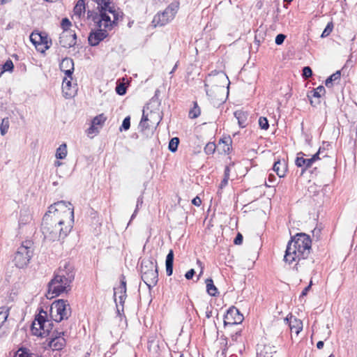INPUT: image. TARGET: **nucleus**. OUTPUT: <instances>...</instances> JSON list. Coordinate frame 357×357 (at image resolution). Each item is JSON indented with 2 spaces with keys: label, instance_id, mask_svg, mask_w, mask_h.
<instances>
[{
  "label": "nucleus",
  "instance_id": "9",
  "mask_svg": "<svg viewBox=\"0 0 357 357\" xmlns=\"http://www.w3.org/2000/svg\"><path fill=\"white\" fill-rule=\"evenodd\" d=\"M117 20H112L111 24L109 26L105 27V23H98V22L93 21L98 27V29L93 32H91L89 37L88 40L89 43L91 46H96L99 44V43L102 40H103L107 36H108V31L111 30L113 27V25L115 24V22ZM102 22H105V21H102Z\"/></svg>",
  "mask_w": 357,
  "mask_h": 357
},
{
  "label": "nucleus",
  "instance_id": "15",
  "mask_svg": "<svg viewBox=\"0 0 357 357\" xmlns=\"http://www.w3.org/2000/svg\"><path fill=\"white\" fill-rule=\"evenodd\" d=\"M63 332H56L54 337H52L49 346L54 350H61L66 345V340L63 337Z\"/></svg>",
  "mask_w": 357,
  "mask_h": 357
},
{
  "label": "nucleus",
  "instance_id": "37",
  "mask_svg": "<svg viewBox=\"0 0 357 357\" xmlns=\"http://www.w3.org/2000/svg\"><path fill=\"white\" fill-rule=\"evenodd\" d=\"M179 144V139L178 137L172 138L169 143V150L172 152H175L178 149Z\"/></svg>",
  "mask_w": 357,
  "mask_h": 357
},
{
  "label": "nucleus",
  "instance_id": "62",
  "mask_svg": "<svg viewBox=\"0 0 357 357\" xmlns=\"http://www.w3.org/2000/svg\"><path fill=\"white\" fill-rule=\"evenodd\" d=\"M6 3V0H0V4H3Z\"/></svg>",
  "mask_w": 357,
  "mask_h": 357
},
{
  "label": "nucleus",
  "instance_id": "35",
  "mask_svg": "<svg viewBox=\"0 0 357 357\" xmlns=\"http://www.w3.org/2000/svg\"><path fill=\"white\" fill-rule=\"evenodd\" d=\"M14 357H33L32 354L29 352L26 348H20L15 353Z\"/></svg>",
  "mask_w": 357,
  "mask_h": 357
},
{
  "label": "nucleus",
  "instance_id": "59",
  "mask_svg": "<svg viewBox=\"0 0 357 357\" xmlns=\"http://www.w3.org/2000/svg\"><path fill=\"white\" fill-rule=\"evenodd\" d=\"M324 341H319L317 343V347L318 349H321L323 347H324Z\"/></svg>",
  "mask_w": 357,
  "mask_h": 357
},
{
  "label": "nucleus",
  "instance_id": "43",
  "mask_svg": "<svg viewBox=\"0 0 357 357\" xmlns=\"http://www.w3.org/2000/svg\"><path fill=\"white\" fill-rule=\"evenodd\" d=\"M259 125L261 129L267 130L269 127L268 121L266 117L261 116L259 119Z\"/></svg>",
  "mask_w": 357,
  "mask_h": 357
},
{
  "label": "nucleus",
  "instance_id": "22",
  "mask_svg": "<svg viewBox=\"0 0 357 357\" xmlns=\"http://www.w3.org/2000/svg\"><path fill=\"white\" fill-rule=\"evenodd\" d=\"M174 252L170 250L166 257V273L168 276L172 275L173 273Z\"/></svg>",
  "mask_w": 357,
  "mask_h": 357
},
{
  "label": "nucleus",
  "instance_id": "2",
  "mask_svg": "<svg viewBox=\"0 0 357 357\" xmlns=\"http://www.w3.org/2000/svg\"><path fill=\"white\" fill-rule=\"evenodd\" d=\"M312 241L310 236L305 233L296 234L289 241L284 259L289 264L297 261L295 265L296 271L298 267L310 268L314 260L310 257Z\"/></svg>",
  "mask_w": 357,
  "mask_h": 357
},
{
  "label": "nucleus",
  "instance_id": "8",
  "mask_svg": "<svg viewBox=\"0 0 357 357\" xmlns=\"http://www.w3.org/2000/svg\"><path fill=\"white\" fill-rule=\"evenodd\" d=\"M50 315L56 322L68 319L71 315V307L68 301L59 299L54 301L50 307Z\"/></svg>",
  "mask_w": 357,
  "mask_h": 357
},
{
  "label": "nucleus",
  "instance_id": "44",
  "mask_svg": "<svg viewBox=\"0 0 357 357\" xmlns=\"http://www.w3.org/2000/svg\"><path fill=\"white\" fill-rule=\"evenodd\" d=\"M258 258V252H254L253 255L250 257V258L248 259V262L247 261V267L248 269L251 268L254 266V264L256 261V260Z\"/></svg>",
  "mask_w": 357,
  "mask_h": 357
},
{
  "label": "nucleus",
  "instance_id": "18",
  "mask_svg": "<svg viewBox=\"0 0 357 357\" xmlns=\"http://www.w3.org/2000/svg\"><path fill=\"white\" fill-rule=\"evenodd\" d=\"M119 290H120V291H117L116 292L121 293V295L117 296V303H116L117 310L119 312H120L119 305L121 306V310L122 311L123 310V304H124L125 300L126 298V281L121 280Z\"/></svg>",
  "mask_w": 357,
  "mask_h": 357
},
{
  "label": "nucleus",
  "instance_id": "51",
  "mask_svg": "<svg viewBox=\"0 0 357 357\" xmlns=\"http://www.w3.org/2000/svg\"><path fill=\"white\" fill-rule=\"evenodd\" d=\"M243 235L241 234V233H238L237 234V236H236V238H234V244L236 245H240L243 242Z\"/></svg>",
  "mask_w": 357,
  "mask_h": 357
},
{
  "label": "nucleus",
  "instance_id": "24",
  "mask_svg": "<svg viewBox=\"0 0 357 357\" xmlns=\"http://www.w3.org/2000/svg\"><path fill=\"white\" fill-rule=\"evenodd\" d=\"M206 284L207 293L211 296H216L218 294V291L214 285L213 280L211 278L206 279Z\"/></svg>",
  "mask_w": 357,
  "mask_h": 357
},
{
  "label": "nucleus",
  "instance_id": "26",
  "mask_svg": "<svg viewBox=\"0 0 357 357\" xmlns=\"http://www.w3.org/2000/svg\"><path fill=\"white\" fill-rule=\"evenodd\" d=\"M341 72L340 70H337L335 73L332 74L329 76L325 81V85L328 87L333 86V82L339 81L340 79Z\"/></svg>",
  "mask_w": 357,
  "mask_h": 357
},
{
  "label": "nucleus",
  "instance_id": "14",
  "mask_svg": "<svg viewBox=\"0 0 357 357\" xmlns=\"http://www.w3.org/2000/svg\"><path fill=\"white\" fill-rule=\"evenodd\" d=\"M72 78L68 77L66 76L64 77L62 83V91L64 94V96L66 98H72L75 96L76 93V84L73 85L71 83Z\"/></svg>",
  "mask_w": 357,
  "mask_h": 357
},
{
  "label": "nucleus",
  "instance_id": "5",
  "mask_svg": "<svg viewBox=\"0 0 357 357\" xmlns=\"http://www.w3.org/2000/svg\"><path fill=\"white\" fill-rule=\"evenodd\" d=\"M97 3V12L89 11V17L92 21L103 23L108 27L111 24L112 20H118L119 13L116 11L112 4V0H92Z\"/></svg>",
  "mask_w": 357,
  "mask_h": 357
},
{
  "label": "nucleus",
  "instance_id": "6",
  "mask_svg": "<svg viewBox=\"0 0 357 357\" xmlns=\"http://www.w3.org/2000/svg\"><path fill=\"white\" fill-rule=\"evenodd\" d=\"M142 279L151 289L158 280L157 262L153 259H144L141 264Z\"/></svg>",
  "mask_w": 357,
  "mask_h": 357
},
{
  "label": "nucleus",
  "instance_id": "58",
  "mask_svg": "<svg viewBox=\"0 0 357 357\" xmlns=\"http://www.w3.org/2000/svg\"><path fill=\"white\" fill-rule=\"evenodd\" d=\"M228 178H227V176H224V178L222 179V181H221L220 184V189H222L225 186H226L228 183Z\"/></svg>",
  "mask_w": 357,
  "mask_h": 357
},
{
  "label": "nucleus",
  "instance_id": "31",
  "mask_svg": "<svg viewBox=\"0 0 357 357\" xmlns=\"http://www.w3.org/2000/svg\"><path fill=\"white\" fill-rule=\"evenodd\" d=\"M41 39H42L41 45H44V47L42 49L38 47V50L40 51L41 52H44L45 50H48L50 47L52 42H51V40H48V38L46 35H43V33H42Z\"/></svg>",
  "mask_w": 357,
  "mask_h": 357
},
{
  "label": "nucleus",
  "instance_id": "4",
  "mask_svg": "<svg viewBox=\"0 0 357 357\" xmlns=\"http://www.w3.org/2000/svg\"><path fill=\"white\" fill-rule=\"evenodd\" d=\"M229 80L223 71H213L205 79L206 95L214 103L224 102L228 94Z\"/></svg>",
  "mask_w": 357,
  "mask_h": 357
},
{
  "label": "nucleus",
  "instance_id": "1",
  "mask_svg": "<svg viewBox=\"0 0 357 357\" xmlns=\"http://www.w3.org/2000/svg\"><path fill=\"white\" fill-rule=\"evenodd\" d=\"M73 222L74 208L72 204L60 201L49 207L43 216L41 230L46 239L59 241L70 232Z\"/></svg>",
  "mask_w": 357,
  "mask_h": 357
},
{
  "label": "nucleus",
  "instance_id": "47",
  "mask_svg": "<svg viewBox=\"0 0 357 357\" xmlns=\"http://www.w3.org/2000/svg\"><path fill=\"white\" fill-rule=\"evenodd\" d=\"M61 27L63 29V31L66 30H71L70 27L71 26V22L68 18H63L61 21Z\"/></svg>",
  "mask_w": 357,
  "mask_h": 357
},
{
  "label": "nucleus",
  "instance_id": "20",
  "mask_svg": "<svg viewBox=\"0 0 357 357\" xmlns=\"http://www.w3.org/2000/svg\"><path fill=\"white\" fill-rule=\"evenodd\" d=\"M292 316L290 317V321L288 317H287L284 321L287 322L289 321V327L291 332H294L296 335H298L299 333L303 329V323L300 319H297L294 318V321H291Z\"/></svg>",
  "mask_w": 357,
  "mask_h": 357
},
{
  "label": "nucleus",
  "instance_id": "32",
  "mask_svg": "<svg viewBox=\"0 0 357 357\" xmlns=\"http://www.w3.org/2000/svg\"><path fill=\"white\" fill-rule=\"evenodd\" d=\"M8 317V309L6 307H0V328L6 321Z\"/></svg>",
  "mask_w": 357,
  "mask_h": 357
},
{
  "label": "nucleus",
  "instance_id": "61",
  "mask_svg": "<svg viewBox=\"0 0 357 357\" xmlns=\"http://www.w3.org/2000/svg\"><path fill=\"white\" fill-rule=\"evenodd\" d=\"M202 273H203V268H202L201 271H200V273H199V275H198V279H199V277L202 275Z\"/></svg>",
  "mask_w": 357,
  "mask_h": 357
},
{
  "label": "nucleus",
  "instance_id": "39",
  "mask_svg": "<svg viewBox=\"0 0 357 357\" xmlns=\"http://www.w3.org/2000/svg\"><path fill=\"white\" fill-rule=\"evenodd\" d=\"M333 27H334L333 23L332 22H328L327 24L326 28L323 31V32L321 35V37L326 38V37L328 36L331 34V33L332 32Z\"/></svg>",
  "mask_w": 357,
  "mask_h": 357
},
{
  "label": "nucleus",
  "instance_id": "41",
  "mask_svg": "<svg viewBox=\"0 0 357 357\" xmlns=\"http://www.w3.org/2000/svg\"><path fill=\"white\" fill-rule=\"evenodd\" d=\"M13 61L10 59L7 60L5 63L2 66V70L0 73V75L6 71H11L13 69Z\"/></svg>",
  "mask_w": 357,
  "mask_h": 357
},
{
  "label": "nucleus",
  "instance_id": "10",
  "mask_svg": "<svg viewBox=\"0 0 357 357\" xmlns=\"http://www.w3.org/2000/svg\"><path fill=\"white\" fill-rule=\"evenodd\" d=\"M30 245L31 242L26 241L17 249L14 257V262L16 266L21 268L28 264L33 254Z\"/></svg>",
  "mask_w": 357,
  "mask_h": 357
},
{
  "label": "nucleus",
  "instance_id": "54",
  "mask_svg": "<svg viewBox=\"0 0 357 357\" xmlns=\"http://www.w3.org/2000/svg\"><path fill=\"white\" fill-rule=\"evenodd\" d=\"M321 152V148L319 149L318 152L316 153L315 154H314L312 158H310V160H311L312 163L313 164V162H314L316 160H319V153Z\"/></svg>",
  "mask_w": 357,
  "mask_h": 357
},
{
  "label": "nucleus",
  "instance_id": "19",
  "mask_svg": "<svg viewBox=\"0 0 357 357\" xmlns=\"http://www.w3.org/2000/svg\"><path fill=\"white\" fill-rule=\"evenodd\" d=\"M298 155H302V156H298L296 159L295 162L297 167H303L301 171V175H303L308 168L312 167V163L310 158H304L303 156L305 155V154L303 152H300Z\"/></svg>",
  "mask_w": 357,
  "mask_h": 357
},
{
  "label": "nucleus",
  "instance_id": "34",
  "mask_svg": "<svg viewBox=\"0 0 357 357\" xmlns=\"http://www.w3.org/2000/svg\"><path fill=\"white\" fill-rule=\"evenodd\" d=\"M200 109L197 105V103L194 102V107L189 112V117L191 119L197 118L200 115Z\"/></svg>",
  "mask_w": 357,
  "mask_h": 357
},
{
  "label": "nucleus",
  "instance_id": "64",
  "mask_svg": "<svg viewBox=\"0 0 357 357\" xmlns=\"http://www.w3.org/2000/svg\"><path fill=\"white\" fill-rule=\"evenodd\" d=\"M60 165H61V162H59V161H56V162H55V165H56V166H59Z\"/></svg>",
  "mask_w": 357,
  "mask_h": 357
},
{
  "label": "nucleus",
  "instance_id": "38",
  "mask_svg": "<svg viewBox=\"0 0 357 357\" xmlns=\"http://www.w3.org/2000/svg\"><path fill=\"white\" fill-rule=\"evenodd\" d=\"M257 154V152L254 149H250L247 152V160H250L251 165L254 167L257 165L254 160V159L256 158Z\"/></svg>",
  "mask_w": 357,
  "mask_h": 357
},
{
  "label": "nucleus",
  "instance_id": "11",
  "mask_svg": "<svg viewBox=\"0 0 357 357\" xmlns=\"http://www.w3.org/2000/svg\"><path fill=\"white\" fill-rule=\"evenodd\" d=\"M244 316L240 312L238 309L232 306L229 307L224 317L225 325H235L243 322Z\"/></svg>",
  "mask_w": 357,
  "mask_h": 357
},
{
  "label": "nucleus",
  "instance_id": "17",
  "mask_svg": "<svg viewBox=\"0 0 357 357\" xmlns=\"http://www.w3.org/2000/svg\"><path fill=\"white\" fill-rule=\"evenodd\" d=\"M60 69L68 77L71 79V76L74 71V62L70 58L63 59L60 63Z\"/></svg>",
  "mask_w": 357,
  "mask_h": 357
},
{
  "label": "nucleus",
  "instance_id": "42",
  "mask_svg": "<svg viewBox=\"0 0 357 357\" xmlns=\"http://www.w3.org/2000/svg\"><path fill=\"white\" fill-rule=\"evenodd\" d=\"M313 97L321 98L322 95L326 93V89L323 86H319L316 88L313 91Z\"/></svg>",
  "mask_w": 357,
  "mask_h": 357
},
{
  "label": "nucleus",
  "instance_id": "33",
  "mask_svg": "<svg viewBox=\"0 0 357 357\" xmlns=\"http://www.w3.org/2000/svg\"><path fill=\"white\" fill-rule=\"evenodd\" d=\"M179 8V1L178 0H174L172 2L167 8V9L169 11L174 17L176 15L178 10Z\"/></svg>",
  "mask_w": 357,
  "mask_h": 357
},
{
  "label": "nucleus",
  "instance_id": "7",
  "mask_svg": "<svg viewBox=\"0 0 357 357\" xmlns=\"http://www.w3.org/2000/svg\"><path fill=\"white\" fill-rule=\"evenodd\" d=\"M46 317L47 312L41 310L32 324L31 331L33 335L40 337L49 335L53 324L51 321L46 319Z\"/></svg>",
  "mask_w": 357,
  "mask_h": 357
},
{
  "label": "nucleus",
  "instance_id": "13",
  "mask_svg": "<svg viewBox=\"0 0 357 357\" xmlns=\"http://www.w3.org/2000/svg\"><path fill=\"white\" fill-rule=\"evenodd\" d=\"M174 15L166 8L163 12L158 13L153 20L155 26H163L174 18Z\"/></svg>",
  "mask_w": 357,
  "mask_h": 357
},
{
  "label": "nucleus",
  "instance_id": "50",
  "mask_svg": "<svg viewBox=\"0 0 357 357\" xmlns=\"http://www.w3.org/2000/svg\"><path fill=\"white\" fill-rule=\"evenodd\" d=\"M116 91L119 95H124L126 93V89L123 84H119L116 87Z\"/></svg>",
  "mask_w": 357,
  "mask_h": 357
},
{
  "label": "nucleus",
  "instance_id": "21",
  "mask_svg": "<svg viewBox=\"0 0 357 357\" xmlns=\"http://www.w3.org/2000/svg\"><path fill=\"white\" fill-rule=\"evenodd\" d=\"M231 139L229 137L220 139L218 147L224 153H229L231 149Z\"/></svg>",
  "mask_w": 357,
  "mask_h": 357
},
{
  "label": "nucleus",
  "instance_id": "3",
  "mask_svg": "<svg viewBox=\"0 0 357 357\" xmlns=\"http://www.w3.org/2000/svg\"><path fill=\"white\" fill-rule=\"evenodd\" d=\"M74 266L68 261H61L54 277L48 284L46 296L52 298L70 289V284L75 279Z\"/></svg>",
  "mask_w": 357,
  "mask_h": 357
},
{
  "label": "nucleus",
  "instance_id": "16",
  "mask_svg": "<svg viewBox=\"0 0 357 357\" xmlns=\"http://www.w3.org/2000/svg\"><path fill=\"white\" fill-rule=\"evenodd\" d=\"M107 120L104 114H100L93 118L91 125L87 130L89 135L98 132L99 128H101Z\"/></svg>",
  "mask_w": 357,
  "mask_h": 357
},
{
  "label": "nucleus",
  "instance_id": "28",
  "mask_svg": "<svg viewBox=\"0 0 357 357\" xmlns=\"http://www.w3.org/2000/svg\"><path fill=\"white\" fill-rule=\"evenodd\" d=\"M67 155V146L66 144H62L56 149V157L57 159H64Z\"/></svg>",
  "mask_w": 357,
  "mask_h": 357
},
{
  "label": "nucleus",
  "instance_id": "63",
  "mask_svg": "<svg viewBox=\"0 0 357 357\" xmlns=\"http://www.w3.org/2000/svg\"><path fill=\"white\" fill-rule=\"evenodd\" d=\"M176 67H177V65L176 64L170 73H173L174 70H176Z\"/></svg>",
  "mask_w": 357,
  "mask_h": 357
},
{
  "label": "nucleus",
  "instance_id": "27",
  "mask_svg": "<svg viewBox=\"0 0 357 357\" xmlns=\"http://www.w3.org/2000/svg\"><path fill=\"white\" fill-rule=\"evenodd\" d=\"M42 33L33 32L30 36V40L38 49V46L41 45Z\"/></svg>",
  "mask_w": 357,
  "mask_h": 357
},
{
  "label": "nucleus",
  "instance_id": "49",
  "mask_svg": "<svg viewBox=\"0 0 357 357\" xmlns=\"http://www.w3.org/2000/svg\"><path fill=\"white\" fill-rule=\"evenodd\" d=\"M286 36L283 33H279L276 36L275 43L278 45H280L284 43Z\"/></svg>",
  "mask_w": 357,
  "mask_h": 357
},
{
  "label": "nucleus",
  "instance_id": "30",
  "mask_svg": "<svg viewBox=\"0 0 357 357\" xmlns=\"http://www.w3.org/2000/svg\"><path fill=\"white\" fill-rule=\"evenodd\" d=\"M276 177L274 174H269L268 177V184L266 183L265 179H262L259 184V186H262L264 184H265L268 187H274L276 183Z\"/></svg>",
  "mask_w": 357,
  "mask_h": 357
},
{
  "label": "nucleus",
  "instance_id": "45",
  "mask_svg": "<svg viewBox=\"0 0 357 357\" xmlns=\"http://www.w3.org/2000/svg\"><path fill=\"white\" fill-rule=\"evenodd\" d=\"M302 75L305 79H308L311 77L312 75V70L310 66H305L303 68Z\"/></svg>",
  "mask_w": 357,
  "mask_h": 357
},
{
  "label": "nucleus",
  "instance_id": "40",
  "mask_svg": "<svg viewBox=\"0 0 357 357\" xmlns=\"http://www.w3.org/2000/svg\"><path fill=\"white\" fill-rule=\"evenodd\" d=\"M216 149V145L214 142H208L204 147V152L208 154H213Z\"/></svg>",
  "mask_w": 357,
  "mask_h": 357
},
{
  "label": "nucleus",
  "instance_id": "12",
  "mask_svg": "<svg viewBox=\"0 0 357 357\" xmlns=\"http://www.w3.org/2000/svg\"><path fill=\"white\" fill-rule=\"evenodd\" d=\"M77 42V36L75 31L66 30L63 31L60 34L59 43L66 48L71 47L75 45Z\"/></svg>",
  "mask_w": 357,
  "mask_h": 357
},
{
  "label": "nucleus",
  "instance_id": "56",
  "mask_svg": "<svg viewBox=\"0 0 357 357\" xmlns=\"http://www.w3.org/2000/svg\"><path fill=\"white\" fill-rule=\"evenodd\" d=\"M312 281L310 282V284L303 290L301 296H305L307 294V292L311 288L312 286Z\"/></svg>",
  "mask_w": 357,
  "mask_h": 357
},
{
  "label": "nucleus",
  "instance_id": "53",
  "mask_svg": "<svg viewBox=\"0 0 357 357\" xmlns=\"http://www.w3.org/2000/svg\"><path fill=\"white\" fill-rule=\"evenodd\" d=\"M195 273V270L192 268L185 273V277L187 280H190L192 278Z\"/></svg>",
  "mask_w": 357,
  "mask_h": 357
},
{
  "label": "nucleus",
  "instance_id": "60",
  "mask_svg": "<svg viewBox=\"0 0 357 357\" xmlns=\"http://www.w3.org/2000/svg\"><path fill=\"white\" fill-rule=\"evenodd\" d=\"M224 176H227V178L229 179V167H225Z\"/></svg>",
  "mask_w": 357,
  "mask_h": 357
},
{
  "label": "nucleus",
  "instance_id": "52",
  "mask_svg": "<svg viewBox=\"0 0 357 357\" xmlns=\"http://www.w3.org/2000/svg\"><path fill=\"white\" fill-rule=\"evenodd\" d=\"M242 336V331H237L234 335H232V340L238 342L241 340Z\"/></svg>",
  "mask_w": 357,
  "mask_h": 357
},
{
  "label": "nucleus",
  "instance_id": "46",
  "mask_svg": "<svg viewBox=\"0 0 357 357\" xmlns=\"http://www.w3.org/2000/svg\"><path fill=\"white\" fill-rule=\"evenodd\" d=\"M130 116H127L123 119L120 130H127L130 128Z\"/></svg>",
  "mask_w": 357,
  "mask_h": 357
},
{
  "label": "nucleus",
  "instance_id": "36",
  "mask_svg": "<svg viewBox=\"0 0 357 357\" xmlns=\"http://www.w3.org/2000/svg\"><path fill=\"white\" fill-rule=\"evenodd\" d=\"M9 128V120L8 118H4L1 121L0 126V130L1 135H4L7 133Z\"/></svg>",
  "mask_w": 357,
  "mask_h": 357
},
{
  "label": "nucleus",
  "instance_id": "55",
  "mask_svg": "<svg viewBox=\"0 0 357 357\" xmlns=\"http://www.w3.org/2000/svg\"><path fill=\"white\" fill-rule=\"evenodd\" d=\"M192 203L195 206H199L202 204V200L198 196H197L192 200Z\"/></svg>",
  "mask_w": 357,
  "mask_h": 357
},
{
  "label": "nucleus",
  "instance_id": "29",
  "mask_svg": "<svg viewBox=\"0 0 357 357\" xmlns=\"http://www.w3.org/2000/svg\"><path fill=\"white\" fill-rule=\"evenodd\" d=\"M234 116L237 119L238 123L240 127H241V128L245 127V125L244 124L245 119V115L244 112H243V111H236L234 112Z\"/></svg>",
  "mask_w": 357,
  "mask_h": 357
},
{
  "label": "nucleus",
  "instance_id": "57",
  "mask_svg": "<svg viewBox=\"0 0 357 357\" xmlns=\"http://www.w3.org/2000/svg\"><path fill=\"white\" fill-rule=\"evenodd\" d=\"M120 285L118 287L114 288V301L116 303H117V296L121 295V293H117L116 291H120Z\"/></svg>",
  "mask_w": 357,
  "mask_h": 357
},
{
  "label": "nucleus",
  "instance_id": "25",
  "mask_svg": "<svg viewBox=\"0 0 357 357\" xmlns=\"http://www.w3.org/2000/svg\"><path fill=\"white\" fill-rule=\"evenodd\" d=\"M74 15L80 17L85 12V3L84 0H79L73 9Z\"/></svg>",
  "mask_w": 357,
  "mask_h": 357
},
{
  "label": "nucleus",
  "instance_id": "23",
  "mask_svg": "<svg viewBox=\"0 0 357 357\" xmlns=\"http://www.w3.org/2000/svg\"><path fill=\"white\" fill-rule=\"evenodd\" d=\"M273 169L280 178L283 177L286 172L285 164L281 162L280 160H278L275 162Z\"/></svg>",
  "mask_w": 357,
  "mask_h": 357
},
{
  "label": "nucleus",
  "instance_id": "48",
  "mask_svg": "<svg viewBox=\"0 0 357 357\" xmlns=\"http://www.w3.org/2000/svg\"><path fill=\"white\" fill-rule=\"evenodd\" d=\"M148 121H149V114H145L144 112L143 115H142V118L140 123H139V126L142 128H145V129L148 128L149 127V125H145V123Z\"/></svg>",
  "mask_w": 357,
  "mask_h": 357
}]
</instances>
